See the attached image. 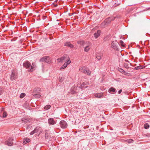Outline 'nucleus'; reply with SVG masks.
Wrapping results in <instances>:
<instances>
[{
	"instance_id": "nucleus-30",
	"label": "nucleus",
	"mask_w": 150,
	"mask_h": 150,
	"mask_svg": "<svg viewBox=\"0 0 150 150\" xmlns=\"http://www.w3.org/2000/svg\"><path fill=\"white\" fill-rule=\"evenodd\" d=\"M7 115V112L5 111H4L3 114V118H5L6 117Z\"/></svg>"
},
{
	"instance_id": "nucleus-10",
	"label": "nucleus",
	"mask_w": 150,
	"mask_h": 150,
	"mask_svg": "<svg viewBox=\"0 0 150 150\" xmlns=\"http://www.w3.org/2000/svg\"><path fill=\"white\" fill-rule=\"evenodd\" d=\"M89 84V83L88 82H83L80 86V88L81 89H82L83 88H87L88 87V86L87 85Z\"/></svg>"
},
{
	"instance_id": "nucleus-9",
	"label": "nucleus",
	"mask_w": 150,
	"mask_h": 150,
	"mask_svg": "<svg viewBox=\"0 0 150 150\" xmlns=\"http://www.w3.org/2000/svg\"><path fill=\"white\" fill-rule=\"evenodd\" d=\"M31 65V63L28 61H26L24 62L23 64V66L26 68L30 67Z\"/></svg>"
},
{
	"instance_id": "nucleus-13",
	"label": "nucleus",
	"mask_w": 150,
	"mask_h": 150,
	"mask_svg": "<svg viewBox=\"0 0 150 150\" xmlns=\"http://www.w3.org/2000/svg\"><path fill=\"white\" fill-rule=\"evenodd\" d=\"M103 56V54L102 53H99L96 54V58L99 60L101 59Z\"/></svg>"
},
{
	"instance_id": "nucleus-17",
	"label": "nucleus",
	"mask_w": 150,
	"mask_h": 150,
	"mask_svg": "<svg viewBox=\"0 0 150 150\" xmlns=\"http://www.w3.org/2000/svg\"><path fill=\"white\" fill-rule=\"evenodd\" d=\"M64 45L70 47V48H73L74 46L73 45L71 44L70 42H66L64 44Z\"/></svg>"
},
{
	"instance_id": "nucleus-29",
	"label": "nucleus",
	"mask_w": 150,
	"mask_h": 150,
	"mask_svg": "<svg viewBox=\"0 0 150 150\" xmlns=\"http://www.w3.org/2000/svg\"><path fill=\"white\" fill-rule=\"evenodd\" d=\"M25 96V94L24 93H21L20 96V98H23Z\"/></svg>"
},
{
	"instance_id": "nucleus-33",
	"label": "nucleus",
	"mask_w": 150,
	"mask_h": 150,
	"mask_svg": "<svg viewBox=\"0 0 150 150\" xmlns=\"http://www.w3.org/2000/svg\"><path fill=\"white\" fill-rule=\"evenodd\" d=\"M84 67H81L79 68V70L81 71V72H83V70L84 69Z\"/></svg>"
},
{
	"instance_id": "nucleus-32",
	"label": "nucleus",
	"mask_w": 150,
	"mask_h": 150,
	"mask_svg": "<svg viewBox=\"0 0 150 150\" xmlns=\"http://www.w3.org/2000/svg\"><path fill=\"white\" fill-rule=\"evenodd\" d=\"M64 78L62 77H60L59 79V80L60 82H62L64 80Z\"/></svg>"
},
{
	"instance_id": "nucleus-36",
	"label": "nucleus",
	"mask_w": 150,
	"mask_h": 150,
	"mask_svg": "<svg viewBox=\"0 0 150 150\" xmlns=\"http://www.w3.org/2000/svg\"><path fill=\"white\" fill-rule=\"evenodd\" d=\"M122 91V89L118 91V93L119 94H120L121 92Z\"/></svg>"
},
{
	"instance_id": "nucleus-35",
	"label": "nucleus",
	"mask_w": 150,
	"mask_h": 150,
	"mask_svg": "<svg viewBox=\"0 0 150 150\" xmlns=\"http://www.w3.org/2000/svg\"><path fill=\"white\" fill-rule=\"evenodd\" d=\"M124 66L127 68L129 67L128 65H127L126 64H124Z\"/></svg>"
},
{
	"instance_id": "nucleus-5",
	"label": "nucleus",
	"mask_w": 150,
	"mask_h": 150,
	"mask_svg": "<svg viewBox=\"0 0 150 150\" xmlns=\"http://www.w3.org/2000/svg\"><path fill=\"white\" fill-rule=\"evenodd\" d=\"M40 61L45 62L47 63L50 64L51 62V60L50 57L48 56H45L42 58L40 59Z\"/></svg>"
},
{
	"instance_id": "nucleus-2",
	"label": "nucleus",
	"mask_w": 150,
	"mask_h": 150,
	"mask_svg": "<svg viewBox=\"0 0 150 150\" xmlns=\"http://www.w3.org/2000/svg\"><path fill=\"white\" fill-rule=\"evenodd\" d=\"M57 61L59 62H62L63 61H69V60H70L69 56L67 54H64L62 57H61L58 58L57 59Z\"/></svg>"
},
{
	"instance_id": "nucleus-31",
	"label": "nucleus",
	"mask_w": 150,
	"mask_h": 150,
	"mask_svg": "<svg viewBox=\"0 0 150 150\" xmlns=\"http://www.w3.org/2000/svg\"><path fill=\"white\" fill-rule=\"evenodd\" d=\"M21 120L22 121L25 122H26L27 121H28L29 120H28V119L25 118H22Z\"/></svg>"
},
{
	"instance_id": "nucleus-6",
	"label": "nucleus",
	"mask_w": 150,
	"mask_h": 150,
	"mask_svg": "<svg viewBox=\"0 0 150 150\" xmlns=\"http://www.w3.org/2000/svg\"><path fill=\"white\" fill-rule=\"evenodd\" d=\"M84 46H85V47L84 48V50L85 52H87L91 48V42H87V44Z\"/></svg>"
},
{
	"instance_id": "nucleus-25",
	"label": "nucleus",
	"mask_w": 150,
	"mask_h": 150,
	"mask_svg": "<svg viewBox=\"0 0 150 150\" xmlns=\"http://www.w3.org/2000/svg\"><path fill=\"white\" fill-rule=\"evenodd\" d=\"M143 69V67L142 66H137L134 68V69L137 70L139 69Z\"/></svg>"
},
{
	"instance_id": "nucleus-23",
	"label": "nucleus",
	"mask_w": 150,
	"mask_h": 150,
	"mask_svg": "<svg viewBox=\"0 0 150 150\" xmlns=\"http://www.w3.org/2000/svg\"><path fill=\"white\" fill-rule=\"evenodd\" d=\"M109 93H110V92H116V89L113 87H111L109 88Z\"/></svg>"
},
{
	"instance_id": "nucleus-14",
	"label": "nucleus",
	"mask_w": 150,
	"mask_h": 150,
	"mask_svg": "<svg viewBox=\"0 0 150 150\" xmlns=\"http://www.w3.org/2000/svg\"><path fill=\"white\" fill-rule=\"evenodd\" d=\"M39 129V127H37L30 133V135H32L34 134L35 133L37 132Z\"/></svg>"
},
{
	"instance_id": "nucleus-19",
	"label": "nucleus",
	"mask_w": 150,
	"mask_h": 150,
	"mask_svg": "<svg viewBox=\"0 0 150 150\" xmlns=\"http://www.w3.org/2000/svg\"><path fill=\"white\" fill-rule=\"evenodd\" d=\"M119 45L121 46V47H125L126 46V44L122 40L120 41V43H119Z\"/></svg>"
},
{
	"instance_id": "nucleus-28",
	"label": "nucleus",
	"mask_w": 150,
	"mask_h": 150,
	"mask_svg": "<svg viewBox=\"0 0 150 150\" xmlns=\"http://www.w3.org/2000/svg\"><path fill=\"white\" fill-rule=\"evenodd\" d=\"M51 105H48L45 106L44 107V109L45 110H47L50 108Z\"/></svg>"
},
{
	"instance_id": "nucleus-11",
	"label": "nucleus",
	"mask_w": 150,
	"mask_h": 150,
	"mask_svg": "<svg viewBox=\"0 0 150 150\" xmlns=\"http://www.w3.org/2000/svg\"><path fill=\"white\" fill-rule=\"evenodd\" d=\"M13 139L12 138H10L7 141V144L9 146H11L13 145Z\"/></svg>"
},
{
	"instance_id": "nucleus-34",
	"label": "nucleus",
	"mask_w": 150,
	"mask_h": 150,
	"mask_svg": "<svg viewBox=\"0 0 150 150\" xmlns=\"http://www.w3.org/2000/svg\"><path fill=\"white\" fill-rule=\"evenodd\" d=\"M119 71L122 73H124L125 72L124 70L121 68L119 69Z\"/></svg>"
},
{
	"instance_id": "nucleus-24",
	"label": "nucleus",
	"mask_w": 150,
	"mask_h": 150,
	"mask_svg": "<svg viewBox=\"0 0 150 150\" xmlns=\"http://www.w3.org/2000/svg\"><path fill=\"white\" fill-rule=\"evenodd\" d=\"M33 96L36 98H40L41 96L40 95L39 93L33 94Z\"/></svg>"
},
{
	"instance_id": "nucleus-38",
	"label": "nucleus",
	"mask_w": 150,
	"mask_h": 150,
	"mask_svg": "<svg viewBox=\"0 0 150 150\" xmlns=\"http://www.w3.org/2000/svg\"><path fill=\"white\" fill-rule=\"evenodd\" d=\"M33 40H35L31 39V41H33Z\"/></svg>"
},
{
	"instance_id": "nucleus-7",
	"label": "nucleus",
	"mask_w": 150,
	"mask_h": 150,
	"mask_svg": "<svg viewBox=\"0 0 150 150\" xmlns=\"http://www.w3.org/2000/svg\"><path fill=\"white\" fill-rule=\"evenodd\" d=\"M60 125L62 128H66L67 126V123L64 120H61L60 122Z\"/></svg>"
},
{
	"instance_id": "nucleus-1",
	"label": "nucleus",
	"mask_w": 150,
	"mask_h": 150,
	"mask_svg": "<svg viewBox=\"0 0 150 150\" xmlns=\"http://www.w3.org/2000/svg\"><path fill=\"white\" fill-rule=\"evenodd\" d=\"M116 17H109L106 18L104 21L101 24V26L102 27H105L107 26L108 24L110 23L111 21L114 20Z\"/></svg>"
},
{
	"instance_id": "nucleus-21",
	"label": "nucleus",
	"mask_w": 150,
	"mask_h": 150,
	"mask_svg": "<svg viewBox=\"0 0 150 150\" xmlns=\"http://www.w3.org/2000/svg\"><path fill=\"white\" fill-rule=\"evenodd\" d=\"M83 72L88 75H90L91 74V71H90L89 70H85V69L83 70Z\"/></svg>"
},
{
	"instance_id": "nucleus-39",
	"label": "nucleus",
	"mask_w": 150,
	"mask_h": 150,
	"mask_svg": "<svg viewBox=\"0 0 150 150\" xmlns=\"http://www.w3.org/2000/svg\"><path fill=\"white\" fill-rule=\"evenodd\" d=\"M57 0H56V1H57Z\"/></svg>"
},
{
	"instance_id": "nucleus-26",
	"label": "nucleus",
	"mask_w": 150,
	"mask_h": 150,
	"mask_svg": "<svg viewBox=\"0 0 150 150\" xmlns=\"http://www.w3.org/2000/svg\"><path fill=\"white\" fill-rule=\"evenodd\" d=\"M149 127V125L148 123H146L144 125V127L145 129H147Z\"/></svg>"
},
{
	"instance_id": "nucleus-16",
	"label": "nucleus",
	"mask_w": 150,
	"mask_h": 150,
	"mask_svg": "<svg viewBox=\"0 0 150 150\" xmlns=\"http://www.w3.org/2000/svg\"><path fill=\"white\" fill-rule=\"evenodd\" d=\"M35 65L34 63H33L31 67V69L28 70V71L30 72H32L35 69Z\"/></svg>"
},
{
	"instance_id": "nucleus-12",
	"label": "nucleus",
	"mask_w": 150,
	"mask_h": 150,
	"mask_svg": "<svg viewBox=\"0 0 150 150\" xmlns=\"http://www.w3.org/2000/svg\"><path fill=\"white\" fill-rule=\"evenodd\" d=\"M48 123L50 125H54L56 123V122L53 118H50L48 120Z\"/></svg>"
},
{
	"instance_id": "nucleus-8",
	"label": "nucleus",
	"mask_w": 150,
	"mask_h": 150,
	"mask_svg": "<svg viewBox=\"0 0 150 150\" xmlns=\"http://www.w3.org/2000/svg\"><path fill=\"white\" fill-rule=\"evenodd\" d=\"M71 63V61L70 60H69L67 62H65L64 64L61 67L60 69H64L67 66V65L70 64Z\"/></svg>"
},
{
	"instance_id": "nucleus-20",
	"label": "nucleus",
	"mask_w": 150,
	"mask_h": 150,
	"mask_svg": "<svg viewBox=\"0 0 150 150\" xmlns=\"http://www.w3.org/2000/svg\"><path fill=\"white\" fill-rule=\"evenodd\" d=\"M30 141V139L29 138H25L23 142V144H25L29 142Z\"/></svg>"
},
{
	"instance_id": "nucleus-22",
	"label": "nucleus",
	"mask_w": 150,
	"mask_h": 150,
	"mask_svg": "<svg viewBox=\"0 0 150 150\" xmlns=\"http://www.w3.org/2000/svg\"><path fill=\"white\" fill-rule=\"evenodd\" d=\"M103 96V94L101 93H96L95 95V97L98 98H101Z\"/></svg>"
},
{
	"instance_id": "nucleus-27",
	"label": "nucleus",
	"mask_w": 150,
	"mask_h": 150,
	"mask_svg": "<svg viewBox=\"0 0 150 150\" xmlns=\"http://www.w3.org/2000/svg\"><path fill=\"white\" fill-rule=\"evenodd\" d=\"M125 141L127 142L128 143H130L132 142L133 141V140L132 139H127L125 140Z\"/></svg>"
},
{
	"instance_id": "nucleus-18",
	"label": "nucleus",
	"mask_w": 150,
	"mask_h": 150,
	"mask_svg": "<svg viewBox=\"0 0 150 150\" xmlns=\"http://www.w3.org/2000/svg\"><path fill=\"white\" fill-rule=\"evenodd\" d=\"M101 33L100 31L99 30H98L96 33H94L95 37V38H98L99 36Z\"/></svg>"
},
{
	"instance_id": "nucleus-37",
	"label": "nucleus",
	"mask_w": 150,
	"mask_h": 150,
	"mask_svg": "<svg viewBox=\"0 0 150 150\" xmlns=\"http://www.w3.org/2000/svg\"><path fill=\"white\" fill-rule=\"evenodd\" d=\"M2 88H0V95L1 94V93L2 92Z\"/></svg>"
},
{
	"instance_id": "nucleus-4",
	"label": "nucleus",
	"mask_w": 150,
	"mask_h": 150,
	"mask_svg": "<svg viewBox=\"0 0 150 150\" xmlns=\"http://www.w3.org/2000/svg\"><path fill=\"white\" fill-rule=\"evenodd\" d=\"M119 43L117 40H115L112 41L111 44V47L114 50H118V45Z\"/></svg>"
},
{
	"instance_id": "nucleus-15",
	"label": "nucleus",
	"mask_w": 150,
	"mask_h": 150,
	"mask_svg": "<svg viewBox=\"0 0 150 150\" xmlns=\"http://www.w3.org/2000/svg\"><path fill=\"white\" fill-rule=\"evenodd\" d=\"M77 43L82 46H84L87 44V42H85L83 40L79 41L77 42Z\"/></svg>"
},
{
	"instance_id": "nucleus-3",
	"label": "nucleus",
	"mask_w": 150,
	"mask_h": 150,
	"mask_svg": "<svg viewBox=\"0 0 150 150\" xmlns=\"http://www.w3.org/2000/svg\"><path fill=\"white\" fill-rule=\"evenodd\" d=\"M18 73L16 70H12L11 74V75L10 79L12 81H13L18 78Z\"/></svg>"
}]
</instances>
